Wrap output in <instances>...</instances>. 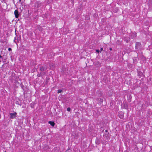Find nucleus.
Here are the masks:
<instances>
[{"label":"nucleus","instance_id":"nucleus-1","mask_svg":"<svg viewBox=\"0 0 152 152\" xmlns=\"http://www.w3.org/2000/svg\"><path fill=\"white\" fill-rule=\"evenodd\" d=\"M47 69V66H41L39 68V71L41 75H44L45 74V72Z\"/></svg>","mask_w":152,"mask_h":152},{"label":"nucleus","instance_id":"nucleus-2","mask_svg":"<svg viewBox=\"0 0 152 152\" xmlns=\"http://www.w3.org/2000/svg\"><path fill=\"white\" fill-rule=\"evenodd\" d=\"M17 113L14 112V113H10V118L11 119H14L15 118L16 116Z\"/></svg>","mask_w":152,"mask_h":152},{"label":"nucleus","instance_id":"nucleus-3","mask_svg":"<svg viewBox=\"0 0 152 152\" xmlns=\"http://www.w3.org/2000/svg\"><path fill=\"white\" fill-rule=\"evenodd\" d=\"M14 14L15 15V17L18 18L19 17V12L17 10H15L14 12Z\"/></svg>","mask_w":152,"mask_h":152},{"label":"nucleus","instance_id":"nucleus-4","mask_svg":"<svg viewBox=\"0 0 152 152\" xmlns=\"http://www.w3.org/2000/svg\"><path fill=\"white\" fill-rule=\"evenodd\" d=\"M141 44L139 42H137L136 44L135 48L137 49H138L141 46Z\"/></svg>","mask_w":152,"mask_h":152},{"label":"nucleus","instance_id":"nucleus-5","mask_svg":"<svg viewBox=\"0 0 152 152\" xmlns=\"http://www.w3.org/2000/svg\"><path fill=\"white\" fill-rule=\"evenodd\" d=\"M103 136L104 137H105L107 139L109 138L110 137V136L109 133H106V134H105Z\"/></svg>","mask_w":152,"mask_h":152},{"label":"nucleus","instance_id":"nucleus-6","mask_svg":"<svg viewBox=\"0 0 152 152\" xmlns=\"http://www.w3.org/2000/svg\"><path fill=\"white\" fill-rule=\"evenodd\" d=\"M48 123L49 124L52 126L53 127L55 125V123L53 121H49Z\"/></svg>","mask_w":152,"mask_h":152},{"label":"nucleus","instance_id":"nucleus-7","mask_svg":"<svg viewBox=\"0 0 152 152\" xmlns=\"http://www.w3.org/2000/svg\"><path fill=\"white\" fill-rule=\"evenodd\" d=\"M138 76H140V77H141L143 75L142 73L140 71H138Z\"/></svg>","mask_w":152,"mask_h":152},{"label":"nucleus","instance_id":"nucleus-8","mask_svg":"<svg viewBox=\"0 0 152 152\" xmlns=\"http://www.w3.org/2000/svg\"><path fill=\"white\" fill-rule=\"evenodd\" d=\"M116 43L118 45H120L121 44V42L119 40H117V41Z\"/></svg>","mask_w":152,"mask_h":152},{"label":"nucleus","instance_id":"nucleus-9","mask_svg":"<svg viewBox=\"0 0 152 152\" xmlns=\"http://www.w3.org/2000/svg\"><path fill=\"white\" fill-rule=\"evenodd\" d=\"M124 39H125V40H126V42H128L129 40V37H126Z\"/></svg>","mask_w":152,"mask_h":152},{"label":"nucleus","instance_id":"nucleus-10","mask_svg":"<svg viewBox=\"0 0 152 152\" xmlns=\"http://www.w3.org/2000/svg\"><path fill=\"white\" fill-rule=\"evenodd\" d=\"M119 116L120 118H122L124 117V115H120Z\"/></svg>","mask_w":152,"mask_h":152},{"label":"nucleus","instance_id":"nucleus-11","mask_svg":"<svg viewBox=\"0 0 152 152\" xmlns=\"http://www.w3.org/2000/svg\"><path fill=\"white\" fill-rule=\"evenodd\" d=\"M62 91L61 90V89L58 90V91L57 93L58 94H59V93H61Z\"/></svg>","mask_w":152,"mask_h":152},{"label":"nucleus","instance_id":"nucleus-12","mask_svg":"<svg viewBox=\"0 0 152 152\" xmlns=\"http://www.w3.org/2000/svg\"><path fill=\"white\" fill-rule=\"evenodd\" d=\"M133 34L134 35H133V37H136L137 36L136 34V33H133Z\"/></svg>","mask_w":152,"mask_h":152},{"label":"nucleus","instance_id":"nucleus-13","mask_svg":"<svg viewBox=\"0 0 152 152\" xmlns=\"http://www.w3.org/2000/svg\"><path fill=\"white\" fill-rule=\"evenodd\" d=\"M67 111L69 112L71 110V108H70V107H68L67 108Z\"/></svg>","mask_w":152,"mask_h":152},{"label":"nucleus","instance_id":"nucleus-14","mask_svg":"<svg viewBox=\"0 0 152 152\" xmlns=\"http://www.w3.org/2000/svg\"><path fill=\"white\" fill-rule=\"evenodd\" d=\"M38 28H39V29L40 31V30H42V28H41L40 26H39V27H38Z\"/></svg>","mask_w":152,"mask_h":152},{"label":"nucleus","instance_id":"nucleus-15","mask_svg":"<svg viewBox=\"0 0 152 152\" xmlns=\"http://www.w3.org/2000/svg\"><path fill=\"white\" fill-rule=\"evenodd\" d=\"M8 50L9 51H10L12 50V49L11 48H9Z\"/></svg>","mask_w":152,"mask_h":152},{"label":"nucleus","instance_id":"nucleus-16","mask_svg":"<svg viewBox=\"0 0 152 152\" xmlns=\"http://www.w3.org/2000/svg\"><path fill=\"white\" fill-rule=\"evenodd\" d=\"M96 52L97 53H99V50H96Z\"/></svg>","mask_w":152,"mask_h":152},{"label":"nucleus","instance_id":"nucleus-17","mask_svg":"<svg viewBox=\"0 0 152 152\" xmlns=\"http://www.w3.org/2000/svg\"><path fill=\"white\" fill-rule=\"evenodd\" d=\"M105 132H106V133H108V131L107 130H105Z\"/></svg>","mask_w":152,"mask_h":152},{"label":"nucleus","instance_id":"nucleus-18","mask_svg":"<svg viewBox=\"0 0 152 152\" xmlns=\"http://www.w3.org/2000/svg\"><path fill=\"white\" fill-rule=\"evenodd\" d=\"M100 50L101 51H102L103 50V49L102 48H101Z\"/></svg>","mask_w":152,"mask_h":152},{"label":"nucleus","instance_id":"nucleus-19","mask_svg":"<svg viewBox=\"0 0 152 152\" xmlns=\"http://www.w3.org/2000/svg\"><path fill=\"white\" fill-rule=\"evenodd\" d=\"M16 103L17 104H18V101H16Z\"/></svg>","mask_w":152,"mask_h":152},{"label":"nucleus","instance_id":"nucleus-20","mask_svg":"<svg viewBox=\"0 0 152 152\" xmlns=\"http://www.w3.org/2000/svg\"><path fill=\"white\" fill-rule=\"evenodd\" d=\"M2 58V56L1 55H0V58Z\"/></svg>","mask_w":152,"mask_h":152},{"label":"nucleus","instance_id":"nucleus-21","mask_svg":"<svg viewBox=\"0 0 152 152\" xmlns=\"http://www.w3.org/2000/svg\"><path fill=\"white\" fill-rule=\"evenodd\" d=\"M110 50H112V48H110Z\"/></svg>","mask_w":152,"mask_h":152},{"label":"nucleus","instance_id":"nucleus-22","mask_svg":"<svg viewBox=\"0 0 152 152\" xmlns=\"http://www.w3.org/2000/svg\"><path fill=\"white\" fill-rule=\"evenodd\" d=\"M21 1V0H19V1L20 2V1Z\"/></svg>","mask_w":152,"mask_h":152}]
</instances>
